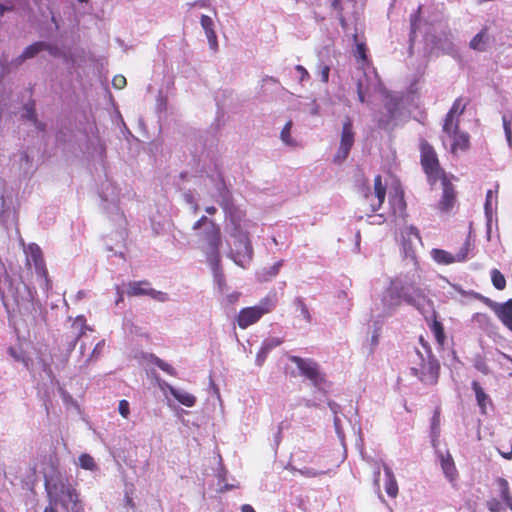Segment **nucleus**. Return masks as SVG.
<instances>
[{"instance_id": "obj_1", "label": "nucleus", "mask_w": 512, "mask_h": 512, "mask_svg": "<svg viewBox=\"0 0 512 512\" xmlns=\"http://www.w3.org/2000/svg\"><path fill=\"white\" fill-rule=\"evenodd\" d=\"M404 270L390 279L389 286L383 291L380 302L374 304L373 313L379 318L392 316L402 302L413 306L421 314L429 312L431 300L421 286V276L416 255L405 248Z\"/></svg>"}, {"instance_id": "obj_2", "label": "nucleus", "mask_w": 512, "mask_h": 512, "mask_svg": "<svg viewBox=\"0 0 512 512\" xmlns=\"http://www.w3.org/2000/svg\"><path fill=\"white\" fill-rule=\"evenodd\" d=\"M218 204L225 215V231L229 237L230 247L228 256L234 263L242 268H247L253 260L254 249L249 236V228L252 222L246 219L244 211L236 206L230 192L224 185L218 188Z\"/></svg>"}, {"instance_id": "obj_3", "label": "nucleus", "mask_w": 512, "mask_h": 512, "mask_svg": "<svg viewBox=\"0 0 512 512\" xmlns=\"http://www.w3.org/2000/svg\"><path fill=\"white\" fill-rule=\"evenodd\" d=\"M45 489L51 503H61L71 512H85L75 489L63 477H46Z\"/></svg>"}, {"instance_id": "obj_4", "label": "nucleus", "mask_w": 512, "mask_h": 512, "mask_svg": "<svg viewBox=\"0 0 512 512\" xmlns=\"http://www.w3.org/2000/svg\"><path fill=\"white\" fill-rule=\"evenodd\" d=\"M192 229L197 232L199 247L205 253L206 258H212L215 263L216 257L220 256L221 231L219 225L208 217L202 216L194 223Z\"/></svg>"}, {"instance_id": "obj_5", "label": "nucleus", "mask_w": 512, "mask_h": 512, "mask_svg": "<svg viewBox=\"0 0 512 512\" xmlns=\"http://www.w3.org/2000/svg\"><path fill=\"white\" fill-rule=\"evenodd\" d=\"M421 12V6L418 7L417 11L411 15V31H410V40L414 41L418 36V33L423 34L425 40L430 42L434 47L433 49H437L441 51L443 54L454 56L457 51L455 45L453 43V38L450 32H443L442 36H436L430 33V27L425 23L421 24L419 19V14Z\"/></svg>"}, {"instance_id": "obj_6", "label": "nucleus", "mask_w": 512, "mask_h": 512, "mask_svg": "<svg viewBox=\"0 0 512 512\" xmlns=\"http://www.w3.org/2000/svg\"><path fill=\"white\" fill-rule=\"evenodd\" d=\"M423 346L426 349V358L417 351L420 363L411 368V374L416 376L422 383L433 385L438 381L440 365L426 345L423 344Z\"/></svg>"}, {"instance_id": "obj_7", "label": "nucleus", "mask_w": 512, "mask_h": 512, "mask_svg": "<svg viewBox=\"0 0 512 512\" xmlns=\"http://www.w3.org/2000/svg\"><path fill=\"white\" fill-rule=\"evenodd\" d=\"M288 359L297 366L300 374L309 379L315 388L320 391H326L328 386L327 381L317 362L309 358H301L295 355L289 356Z\"/></svg>"}, {"instance_id": "obj_8", "label": "nucleus", "mask_w": 512, "mask_h": 512, "mask_svg": "<svg viewBox=\"0 0 512 512\" xmlns=\"http://www.w3.org/2000/svg\"><path fill=\"white\" fill-rule=\"evenodd\" d=\"M403 97L399 93H387L384 100V112L377 117L380 128L388 129L394 126L402 115Z\"/></svg>"}, {"instance_id": "obj_9", "label": "nucleus", "mask_w": 512, "mask_h": 512, "mask_svg": "<svg viewBox=\"0 0 512 512\" xmlns=\"http://www.w3.org/2000/svg\"><path fill=\"white\" fill-rule=\"evenodd\" d=\"M99 194L105 211L113 217V220L123 221V213L119 208L120 192L115 183L106 179L101 184Z\"/></svg>"}, {"instance_id": "obj_10", "label": "nucleus", "mask_w": 512, "mask_h": 512, "mask_svg": "<svg viewBox=\"0 0 512 512\" xmlns=\"http://www.w3.org/2000/svg\"><path fill=\"white\" fill-rule=\"evenodd\" d=\"M421 164L431 185L446 177L440 168L434 149L426 142L421 144Z\"/></svg>"}, {"instance_id": "obj_11", "label": "nucleus", "mask_w": 512, "mask_h": 512, "mask_svg": "<svg viewBox=\"0 0 512 512\" xmlns=\"http://www.w3.org/2000/svg\"><path fill=\"white\" fill-rule=\"evenodd\" d=\"M24 253L26 255L27 264H33L36 274L42 279L41 286L43 285L46 290L50 289L51 283L48 278V272L40 247L35 243H30L24 247Z\"/></svg>"}, {"instance_id": "obj_12", "label": "nucleus", "mask_w": 512, "mask_h": 512, "mask_svg": "<svg viewBox=\"0 0 512 512\" xmlns=\"http://www.w3.org/2000/svg\"><path fill=\"white\" fill-rule=\"evenodd\" d=\"M471 249L472 244L470 240H466L456 254H452L443 249L433 248L430 251V256L433 261L439 265H450L457 262H465L469 258Z\"/></svg>"}, {"instance_id": "obj_13", "label": "nucleus", "mask_w": 512, "mask_h": 512, "mask_svg": "<svg viewBox=\"0 0 512 512\" xmlns=\"http://www.w3.org/2000/svg\"><path fill=\"white\" fill-rule=\"evenodd\" d=\"M34 294L35 291L23 282H20L15 286L13 298L20 314L27 315L33 312Z\"/></svg>"}, {"instance_id": "obj_14", "label": "nucleus", "mask_w": 512, "mask_h": 512, "mask_svg": "<svg viewBox=\"0 0 512 512\" xmlns=\"http://www.w3.org/2000/svg\"><path fill=\"white\" fill-rule=\"evenodd\" d=\"M354 141L355 133L353 131V123L352 120L347 117L343 122L340 145L336 155L334 156V161L336 163H342L347 159L350 150L354 145Z\"/></svg>"}, {"instance_id": "obj_15", "label": "nucleus", "mask_w": 512, "mask_h": 512, "mask_svg": "<svg viewBox=\"0 0 512 512\" xmlns=\"http://www.w3.org/2000/svg\"><path fill=\"white\" fill-rule=\"evenodd\" d=\"M385 197L386 185L383 184L382 177L377 175L374 179V190L365 193L363 205L369 206L371 213L376 212L382 206Z\"/></svg>"}, {"instance_id": "obj_16", "label": "nucleus", "mask_w": 512, "mask_h": 512, "mask_svg": "<svg viewBox=\"0 0 512 512\" xmlns=\"http://www.w3.org/2000/svg\"><path fill=\"white\" fill-rule=\"evenodd\" d=\"M356 1L355 0H333L332 7L337 11L341 27L346 31L349 22L356 19Z\"/></svg>"}, {"instance_id": "obj_17", "label": "nucleus", "mask_w": 512, "mask_h": 512, "mask_svg": "<svg viewBox=\"0 0 512 512\" xmlns=\"http://www.w3.org/2000/svg\"><path fill=\"white\" fill-rule=\"evenodd\" d=\"M72 329L74 330L73 333L65 336L66 355L64 357V362H67L70 353L75 349L79 339L87 329L85 318L83 316H78L72 325Z\"/></svg>"}, {"instance_id": "obj_18", "label": "nucleus", "mask_w": 512, "mask_h": 512, "mask_svg": "<svg viewBox=\"0 0 512 512\" xmlns=\"http://www.w3.org/2000/svg\"><path fill=\"white\" fill-rule=\"evenodd\" d=\"M436 454L445 478L454 486L458 479V471L451 454L440 450H437Z\"/></svg>"}, {"instance_id": "obj_19", "label": "nucleus", "mask_w": 512, "mask_h": 512, "mask_svg": "<svg viewBox=\"0 0 512 512\" xmlns=\"http://www.w3.org/2000/svg\"><path fill=\"white\" fill-rule=\"evenodd\" d=\"M443 133L445 134L443 143L445 144L449 141L453 152L457 149L463 150L468 147L469 136L467 133L459 131L458 124H455V128H452V131L443 129Z\"/></svg>"}, {"instance_id": "obj_20", "label": "nucleus", "mask_w": 512, "mask_h": 512, "mask_svg": "<svg viewBox=\"0 0 512 512\" xmlns=\"http://www.w3.org/2000/svg\"><path fill=\"white\" fill-rule=\"evenodd\" d=\"M441 184L443 193L441 200L439 202V209L442 212H449L452 209L455 202V191L453 185L448 181L446 177H443V179H441Z\"/></svg>"}, {"instance_id": "obj_21", "label": "nucleus", "mask_w": 512, "mask_h": 512, "mask_svg": "<svg viewBox=\"0 0 512 512\" xmlns=\"http://www.w3.org/2000/svg\"><path fill=\"white\" fill-rule=\"evenodd\" d=\"M491 307L503 325L512 331V299L504 303H492Z\"/></svg>"}, {"instance_id": "obj_22", "label": "nucleus", "mask_w": 512, "mask_h": 512, "mask_svg": "<svg viewBox=\"0 0 512 512\" xmlns=\"http://www.w3.org/2000/svg\"><path fill=\"white\" fill-rule=\"evenodd\" d=\"M424 317L428 320L429 317L432 319L431 323L429 324V328L431 332L433 333L437 343L442 346L445 343L446 336L444 332V327L440 321L437 320L436 312L433 309V302L431 301V308L429 309V312H426L423 314Z\"/></svg>"}, {"instance_id": "obj_23", "label": "nucleus", "mask_w": 512, "mask_h": 512, "mask_svg": "<svg viewBox=\"0 0 512 512\" xmlns=\"http://www.w3.org/2000/svg\"><path fill=\"white\" fill-rule=\"evenodd\" d=\"M468 101L463 98H457L451 109L449 110L448 114L446 115L445 122L443 125L444 130H450L452 131V128H455V124H458V122L454 121V118L456 115H461L464 110L466 109Z\"/></svg>"}, {"instance_id": "obj_24", "label": "nucleus", "mask_w": 512, "mask_h": 512, "mask_svg": "<svg viewBox=\"0 0 512 512\" xmlns=\"http://www.w3.org/2000/svg\"><path fill=\"white\" fill-rule=\"evenodd\" d=\"M262 315L255 307H246L240 310L237 323L241 329H246L260 320Z\"/></svg>"}, {"instance_id": "obj_25", "label": "nucleus", "mask_w": 512, "mask_h": 512, "mask_svg": "<svg viewBox=\"0 0 512 512\" xmlns=\"http://www.w3.org/2000/svg\"><path fill=\"white\" fill-rule=\"evenodd\" d=\"M282 340L278 337L266 338L261 345L259 352L256 355L255 363L257 366H262L271 350L281 345Z\"/></svg>"}, {"instance_id": "obj_26", "label": "nucleus", "mask_w": 512, "mask_h": 512, "mask_svg": "<svg viewBox=\"0 0 512 512\" xmlns=\"http://www.w3.org/2000/svg\"><path fill=\"white\" fill-rule=\"evenodd\" d=\"M200 24L205 31L209 47L216 51L218 48L217 36L214 31V22L211 17L207 15H202L200 19Z\"/></svg>"}, {"instance_id": "obj_27", "label": "nucleus", "mask_w": 512, "mask_h": 512, "mask_svg": "<svg viewBox=\"0 0 512 512\" xmlns=\"http://www.w3.org/2000/svg\"><path fill=\"white\" fill-rule=\"evenodd\" d=\"M497 207V196L493 190H488L484 204L485 217L487 220V234L490 235L493 213Z\"/></svg>"}, {"instance_id": "obj_28", "label": "nucleus", "mask_w": 512, "mask_h": 512, "mask_svg": "<svg viewBox=\"0 0 512 512\" xmlns=\"http://www.w3.org/2000/svg\"><path fill=\"white\" fill-rule=\"evenodd\" d=\"M389 204L391 206L392 214L394 216H403V213L406 208V203L404 201L403 192L395 189V192L389 195Z\"/></svg>"}, {"instance_id": "obj_29", "label": "nucleus", "mask_w": 512, "mask_h": 512, "mask_svg": "<svg viewBox=\"0 0 512 512\" xmlns=\"http://www.w3.org/2000/svg\"><path fill=\"white\" fill-rule=\"evenodd\" d=\"M386 477L385 491L388 496L395 498L398 494V484L392 469L385 463L382 464Z\"/></svg>"}, {"instance_id": "obj_30", "label": "nucleus", "mask_w": 512, "mask_h": 512, "mask_svg": "<svg viewBox=\"0 0 512 512\" xmlns=\"http://www.w3.org/2000/svg\"><path fill=\"white\" fill-rule=\"evenodd\" d=\"M472 389L475 393L477 404L482 414H486L487 405H491L492 401L488 394L485 393L483 388L477 381L472 382Z\"/></svg>"}, {"instance_id": "obj_31", "label": "nucleus", "mask_w": 512, "mask_h": 512, "mask_svg": "<svg viewBox=\"0 0 512 512\" xmlns=\"http://www.w3.org/2000/svg\"><path fill=\"white\" fill-rule=\"evenodd\" d=\"M277 304V294L275 292L268 293L260 302L254 307L263 316L271 312Z\"/></svg>"}, {"instance_id": "obj_32", "label": "nucleus", "mask_w": 512, "mask_h": 512, "mask_svg": "<svg viewBox=\"0 0 512 512\" xmlns=\"http://www.w3.org/2000/svg\"><path fill=\"white\" fill-rule=\"evenodd\" d=\"M207 262L213 272L214 281L218 285V288L221 292H224L226 287L225 277L220 268V256L216 257L215 263L212 261V258L207 259Z\"/></svg>"}, {"instance_id": "obj_33", "label": "nucleus", "mask_w": 512, "mask_h": 512, "mask_svg": "<svg viewBox=\"0 0 512 512\" xmlns=\"http://www.w3.org/2000/svg\"><path fill=\"white\" fill-rule=\"evenodd\" d=\"M496 485L498 488V494L501 497V499L503 500L504 504L510 510H512V495L510 492V487H509L508 481L504 478L499 477L496 479Z\"/></svg>"}, {"instance_id": "obj_34", "label": "nucleus", "mask_w": 512, "mask_h": 512, "mask_svg": "<svg viewBox=\"0 0 512 512\" xmlns=\"http://www.w3.org/2000/svg\"><path fill=\"white\" fill-rule=\"evenodd\" d=\"M488 42L489 36L487 33V28H483L471 39L469 46L475 51L483 52L487 49Z\"/></svg>"}, {"instance_id": "obj_35", "label": "nucleus", "mask_w": 512, "mask_h": 512, "mask_svg": "<svg viewBox=\"0 0 512 512\" xmlns=\"http://www.w3.org/2000/svg\"><path fill=\"white\" fill-rule=\"evenodd\" d=\"M170 394L186 407H193L196 404V397L183 389L170 388Z\"/></svg>"}, {"instance_id": "obj_36", "label": "nucleus", "mask_w": 512, "mask_h": 512, "mask_svg": "<svg viewBox=\"0 0 512 512\" xmlns=\"http://www.w3.org/2000/svg\"><path fill=\"white\" fill-rule=\"evenodd\" d=\"M283 265V260H280L274 263L270 267H264L260 271L257 272V279L260 282H268L276 277Z\"/></svg>"}, {"instance_id": "obj_37", "label": "nucleus", "mask_w": 512, "mask_h": 512, "mask_svg": "<svg viewBox=\"0 0 512 512\" xmlns=\"http://www.w3.org/2000/svg\"><path fill=\"white\" fill-rule=\"evenodd\" d=\"M151 290L150 284L147 281H134L129 283L127 294L129 296H142L148 295Z\"/></svg>"}, {"instance_id": "obj_38", "label": "nucleus", "mask_w": 512, "mask_h": 512, "mask_svg": "<svg viewBox=\"0 0 512 512\" xmlns=\"http://www.w3.org/2000/svg\"><path fill=\"white\" fill-rule=\"evenodd\" d=\"M431 443L434 448L437 447L438 438L440 436V416L438 412H435V414L432 417L431 420Z\"/></svg>"}, {"instance_id": "obj_39", "label": "nucleus", "mask_w": 512, "mask_h": 512, "mask_svg": "<svg viewBox=\"0 0 512 512\" xmlns=\"http://www.w3.org/2000/svg\"><path fill=\"white\" fill-rule=\"evenodd\" d=\"M78 465L82 469L89 470V471H96L98 469V466H97L94 458L87 453H83L79 456Z\"/></svg>"}, {"instance_id": "obj_40", "label": "nucleus", "mask_w": 512, "mask_h": 512, "mask_svg": "<svg viewBox=\"0 0 512 512\" xmlns=\"http://www.w3.org/2000/svg\"><path fill=\"white\" fill-rule=\"evenodd\" d=\"M150 362L153 363L159 369H161L162 371L168 373L171 376H176V374H177L176 370L170 364H168L167 362L163 361L162 359H160L159 357H157L154 354H151Z\"/></svg>"}, {"instance_id": "obj_41", "label": "nucleus", "mask_w": 512, "mask_h": 512, "mask_svg": "<svg viewBox=\"0 0 512 512\" xmlns=\"http://www.w3.org/2000/svg\"><path fill=\"white\" fill-rule=\"evenodd\" d=\"M490 275L492 284L497 290H503L506 287V279L498 269H492Z\"/></svg>"}, {"instance_id": "obj_42", "label": "nucleus", "mask_w": 512, "mask_h": 512, "mask_svg": "<svg viewBox=\"0 0 512 512\" xmlns=\"http://www.w3.org/2000/svg\"><path fill=\"white\" fill-rule=\"evenodd\" d=\"M294 306L296 308V311L300 313V316L306 321V322H310L311 321V315H310V312L306 306V304L304 303L303 299L301 297H297L295 300H294Z\"/></svg>"}, {"instance_id": "obj_43", "label": "nucleus", "mask_w": 512, "mask_h": 512, "mask_svg": "<svg viewBox=\"0 0 512 512\" xmlns=\"http://www.w3.org/2000/svg\"><path fill=\"white\" fill-rule=\"evenodd\" d=\"M43 41L35 42L24 49L22 52L23 57L27 59L34 58L38 53L41 52V48L43 47Z\"/></svg>"}, {"instance_id": "obj_44", "label": "nucleus", "mask_w": 512, "mask_h": 512, "mask_svg": "<svg viewBox=\"0 0 512 512\" xmlns=\"http://www.w3.org/2000/svg\"><path fill=\"white\" fill-rule=\"evenodd\" d=\"M291 128H292V121H288L285 126L283 127L281 133H280V138L281 140L286 144V145H289V146H292L294 143H293V140L291 138V135H290V132H291Z\"/></svg>"}, {"instance_id": "obj_45", "label": "nucleus", "mask_w": 512, "mask_h": 512, "mask_svg": "<svg viewBox=\"0 0 512 512\" xmlns=\"http://www.w3.org/2000/svg\"><path fill=\"white\" fill-rule=\"evenodd\" d=\"M8 352H9L10 356L12 358H14V360H16L17 362H21L26 367H28V360L26 359L23 351L20 348L10 347L8 349Z\"/></svg>"}, {"instance_id": "obj_46", "label": "nucleus", "mask_w": 512, "mask_h": 512, "mask_svg": "<svg viewBox=\"0 0 512 512\" xmlns=\"http://www.w3.org/2000/svg\"><path fill=\"white\" fill-rule=\"evenodd\" d=\"M353 39H354V41L356 43L355 56L358 57L359 59L363 60V61H366L367 55H366L365 44L358 42L357 34L353 35Z\"/></svg>"}, {"instance_id": "obj_47", "label": "nucleus", "mask_w": 512, "mask_h": 512, "mask_svg": "<svg viewBox=\"0 0 512 512\" xmlns=\"http://www.w3.org/2000/svg\"><path fill=\"white\" fill-rule=\"evenodd\" d=\"M182 197H183L184 201L191 206L192 212L194 214H196L198 209H199V206H198V203L196 202V200L194 198L193 193L190 190L189 191H185L182 194Z\"/></svg>"}, {"instance_id": "obj_48", "label": "nucleus", "mask_w": 512, "mask_h": 512, "mask_svg": "<svg viewBox=\"0 0 512 512\" xmlns=\"http://www.w3.org/2000/svg\"><path fill=\"white\" fill-rule=\"evenodd\" d=\"M23 117H25L29 121H32L38 129H43L41 127V123H38V121H37L36 113L32 106H28V105L25 106V113L23 114Z\"/></svg>"}, {"instance_id": "obj_49", "label": "nucleus", "mask_w": 512, "mask_h": 512, "mask_svg": "<svg viewBox=\"0 0 512 512\" xmlns=\"http://www.w3.org/2000/svg\"><path fill=\"white\" fill-rule=\"evenodd\" d=\"M486 507L490 512H501L504 510V505L496 498L487 500Z\"/></svg>"}, {"instance_id": "obj_50", "label": "nucleus", "mask_w": 512, "mask_h": 512, "mask_svg": "<svg viewBox=\"0 0 512 512\" xmlns=\"http://www.w3.org/2000/svg\"><path fill=\"white\" fill-rule=\"evenodd\" d=\"M118 412L125 419H127L129 417V415H130V404H129V402L127 400L123 399V400L119 401Z\"/></svg>"}, {"instance_id": "obj_51", "label": "nucleus", "mask_w": 512, "mask_h": 512, "mask_svg": "<svg viewBox=\"0 0 512 512\" xmlns=\"http://www.w3.org/2000/svg\"><path fill=\"white\" fill-rule=\"evenodd\" d=\"M298 471L301 475L308 477V478L316 477V476L323 475L326 473L325 471H318V470H315L310 467H304L303 469H299Z\"/></svg>"}, {"instance_id": "obj_52", "label": "nucleus", "mask_w": 512, "mask_h": 512, "mask_svg": "<svg viewBox=\"0 0 512 512\" xmlns=\"http://www.w3.org/2000/svg\"><path fill=\"white\" fill-rule=\"evenodd\" d=\"M43 47L41 48V51H47L51 56L53 57H59L61 54L60 49L52 44H49L47 42L43 41Z\"/></svg>"}, {"instance_id": "obj_53", "label": "nucleus", "mask_w": 512, "mask_h": 512, "mask_svg": "<svg viewBox=\"0 0 512 512\" xmlns=\"http://www.w3.org/2000/svg\"><path fill=\"white\" fill-rule=\"evenodd\" d=\"M149 296L153 298L154 300H157L159 302H166L168 301V295L164 292L157 291L153 288L149 291Z\"/></svg>"}, {"instance_id": "obj_54", "label": "nucleus", "mask_w": 512, "mask_h": 512, "mask_svg": "<svg viewBox=\"0 0 512 512\" xmlns=\"http://www.w3.org/2000/svg\"><path fill=\"white\" fill-rule=\"evenodd\" d=\"M319 74H320L321 81L324 83H327L329 80L330 67L326 64L321 63L319 65Z\"/></svg>"}, {"instance_id": "obj_55", "label": "nucleus", "mask_w": 512, "mask_h": 512, "mask_svg": "<svg viewBox=\"0 0 512 512\" xmlns=\"http://www.w3.org/2000/svg\"><path fill=\"white\" fill-rule=\"evenodd\" d=\"M368 92V88H365L364 87V83H363V80H359L358 83H357V94H358V99L361 103H364L365 102V94Z\"/></svg>"}, {"instance_id": "obj_56", "label": "nucleus", "mask_w": 512, "mask_h": 512, "mask_svg": "<svg viewBox=\"0 0 512 512\" xmlns=\"http://www.w3.org/2000/svg\"><path fill=\"white\" fill-rule=\"evenodd\" d=\"M295 70L299 73V82L302 83L310 78V74L302 65H296Z\"/></svg>"}, {"instance_id": "obj_57", "label": "nucleus", "mask_w": 512, "mask_h": 512, "mask_svg": "<svg viewBox=\"0 0 512 512\" xmlns=\"http://www.w3.org/2000/svg\"><path fill=\"white\" fill-rule=\"evenodd\" d=\"M304 110L307 111L312 116H317L319 114V105L314 99L306 105V108Z\"/></svg>"}, {"instance_id": "obj_58", "label": "nucleus", "mask_w": 512, "mask_h": 512, "mask_svg": "<svg viewBox=\"0 0 512 512\" xmlns=\"http://www.w3.org/2000/svg\"><path fill=\"white\" fill-rule=\"evenodd\" d=\"M112 85L116 89H122L126 85V78L123 75H116L112 80Z\"/></svg>"}, {"instance_id": "obj_59", "label": "nucleus", "mask_w": 512, "mask_h": 512, "mask_svg": "<svg viewBox=\"0 0 512 512\" xmlns=\"http://www.w3.org/2000/svg\"><path fill=\"white\" fill-rule=\"evenodd\" d=\"M104 341H99L96 346L94 347L92 353H91V356L90 358L87 360L89 361L90 359H93V358H98V356L101 354L103 348H104Z\"/></svg>"}, {"instance_id": "obj_60", "label": "nucleus", "mask_w": 512, "mask_h": 512, "mask_svg": "<svg viewBox=\"0 0 512 512\" xmlns=\"http://www.w3.org/2000/svg\"><path fill=\"white\" fill-rule=\"evenodd\" d=\"M8 213V208H6V202L3 197L0 198V221L5 222L6 221V214Z\"/></svg>"}, {"instance_id": "obj_61", "label": "nucleus", "mask_w": 512, "mask_h": 512, "mask_svg": "<svg viewBox=\"0 0 512 512\" xmlns=\"http://www.w3.org/2000/svg\"><path fill=\"white\" fill-rule=\"evenodd\" d=\"M406 235L410 238L411 236H413L415 239H417L418 241H420V236H419V231L416 227H413V226H410L408 228H406V231H405Z\"/></svg>"}, {"instance_id": "obj_62", "label": "nucleus", "mask_w": 512, "mask_h": 512, "mask_svg": "<svg viewBox=\"0 0 512 512\" xmlns=\"http://www.w3.org/2000/svg\"><path fill=\"white\" fill-rule=\"evenodd\" d=\"M368 217L373 219L372 221H370V224H382L385 220L382 214H378V215L369 214Z\"/></svg>"}, {"instance_id": "obj_63", "label": "nucleus", "mask_w": 512, "mask_h": 512, "mask_svg": "<svg viewBox=\"0 0 512 512\" xmlns=\"http://www.w3.org/2000/svg\"><path fill=\"white\" fill-rule=\"evenodd\" d=\"M328 406L331 412L334 414V416H337V414L340 412V405L334 401H329Z\"/></svg>"}, {"instance_id": "obj_64", "label": "nucleus", "mask_w": 512, "mask_h": 512, "mask_svg": "<svg viewBox=\"0 0 512 512\" xmlns=\"http://www.w3.org/2000/svg\"><path fill=\"white\" fill-rule=\"evenodd\" d=\"M499 453L501 454V456L507 460H511L512 459V445L510 446L509 450L508 451H503L501 449H498Z\"/></svg>"}]
</instances>
